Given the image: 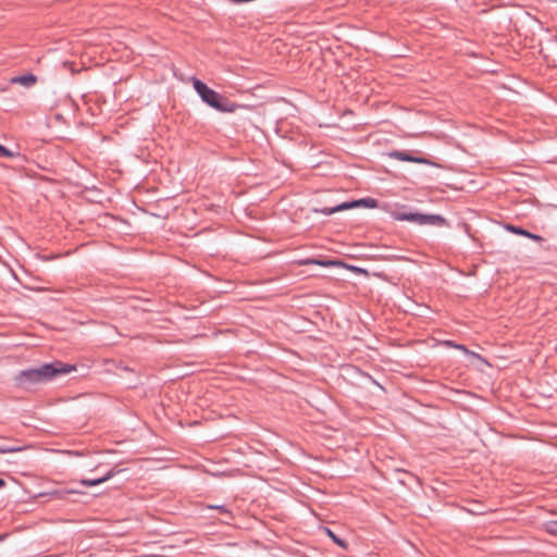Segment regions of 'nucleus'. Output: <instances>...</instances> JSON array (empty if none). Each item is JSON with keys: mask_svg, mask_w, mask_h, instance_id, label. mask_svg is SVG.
Listing matches in <instances>:
<instances>
[{"mask_svg": "<svg viewBox=\"0 0 557 557\" xmlns=\"http://www.w3.org/2000/svg\"><path fill=\"white\" fill-rule=\"evenodd\" d=\"M193 87L202 102L221 113H232L243 107L230 101L227 98L223 97L221 94L210 88L206 83L196 77H193Z\"/></svg>", "mask_w": 557, "mask_h": 557, "instance_id": "1", "label": "nucleus"}, {"mask_svg": "<svg viewBox=\"0 0 557 557\" xmlns=\"http://www.w3.org/2000/svg\"><path fill=\"white\" fill-rule=\"evenodd\" d=\"M41 385L50 383L61 375H65L76 370V366L64 363L60 360L42 363L34 367Z\"/></svg>", "mask_w": 557, "mask_h": 557, "instance_id": "2", "label": "nucleus"}, {"mask_svg": "<svg viewBox=\"0 0 557 557\" xmlns=\"http://www.w3.org/2000/svg\"><path fill=\"white\" fill-rule=\"evenodd\" d=\"M392 218L395 221H407V222L416 223L418 225L442 226V225L446 224L445 218L440 214L394 211V212H392Z\"/></svg>", "mask_w": 557, "mask_h": 557, "instance_id": "3", "label": "nucleus"}, {"mask_svg": "<svg viewBox=\"0 0 557 557\" xmlns=\"http://www.w3.org/2000/svg\"><path fill=\"white\" fill-rule=\"evenodd\" d=\"M13 382L15 387L24 391H33L41 385L34 368H27L18 371L14 375Z\"/></svg>", "mask_w": 557, "mask_h": 557, "instance_id": "4", "label": "nucleus"}, {"mask_svg": "<svg viewBox=\"0 0 557 557\" xmlns=\"http://www.w3.org/2000/svg\"><path fill=\"white\" fill-rule=\"evenodd\" d=\"M523 230L524 228L521 226L503 224L490 218V236H492L490 245L494 246L495 242L499 240L505 233H511L521 236Z\"/></svg>", "mask_w": 557, "mask_h": 557, "instance_id": "5", "label": "nucleus"}, {"mask_svg": "<svg viewBox=\"0 0 557 557\" xmlns=\"http://www.w3.org/2000/svg\"><path fill=\"white\" fill-rule=\"evenodd\" d=\"M300 264H315L323 268H339V265H345V262L338 259L308 258L306 260H302Z\"/></svg>", "mask_w": 557, "mask_h": 557, "instance_id": "6", "label": "nucleus"}, {"mask_svg": "<svg viewBox=\"0 0 557 557\" xmlns=\"http://www.w3.org/2000/svg\"><path fill=\"white\" fill-rule=\"evenodd\" d=\"M122 470L121 469H111L109 471H107L100 478H96V479H82L81 480V484L84 485V486H88V487H91V486H97L101 483H104L107 481H109L111 478H113L116 473H120Z\"/></svg>", "mask_w": 557, "mask_h": 557, "instance_id": "7", "label": "nucleus"}, {"mask_svg": "<svg viewBox=\"0 0 557 557\" xmlns=\"http://www.w3.org/2000/svg\"><path fill=\"white\" fill-rule=\"evenodd\" d=\"M36 82H37V77L32 73L15 76V77L11 78L12 84H20L25 87H32L33 85H35Z\"/></svg>", "mask_w": 557, "mask_h": 557, "instance_id": "8", "label": "nucleus"}, {"mask_svg": "<svg viewBox=\"0 0 557 557\" xmlns=\"http://www.w3.org/2000/svg\"><path fill=\"white\" fill-rule=\"evenodd\" d=\"M76 493H79V492L76 490L61 488V490H52L50 492L41 493L39 496H49V497L55 498V499H66L67 495L76 494Z\"/></svg>", "mask_w": 557, "mask_h": 557, "instance_id": "9", "label": "nucleus"}, {"mask_svg": "<svg viewBox=\"0 0 557 557\" xmlns=\"http://www.w3.org/2000/svg\"><path fill=\"white\" fill-rule=\"evenodd\" d=\"M486 505L480 500H471L468 503V506L466 507V510L474 516L479 515H485L486 512Z\"/></svg>", "mask_w": 557, "mask_h": 557, "instance_id": "10", "label": "nucleus"}, {"mask_svg": "<svg viewBox=\"0 0 557 557\" xmlns=\"http://www.w3.org/2000/svg\"><path fill=\"white\" fill-rule=\"evenodd\" d=\"M388 157L398 161L413 162L414 154L406 150H393L388 153Z\"/></svg>", "mask_w": 557, "mask_h": 557, "instance_id": "11", "label": "nucleus"}, {"mask_svg": "<svg viewBox=\"0 0 557 557\" xmlns=\"http://www.w3.org/2000/svg\"><path fill=\"white\" fill-rule=\"evenodd\" d=\"M352 203L355 205V208L363 207V208L373 209L379 206V201L371 197L352 200Z\"/></svg>", "mask_w": 557, "mask_h": 557, "instance_id": "12", "label": "nucleus"}, {"mask_svg": "<svg viewBox=\"0 0 557 557\" xmlns=\"http://www.w3.org/2000/svg\"><path fill=\"white\" fill-rule=\"evenodd\" d=\"M325 533L339 547L347 548V542L345 540L341 539L338 535H336L331 529L325 528Z\"/></svg>", "mask_w": 557, "mask_h": 557, "instance_id": "13", "label": "nucleus"}, {"mask_svg": "<svg viewBox=\"0 0 557 557\" xmlns=\"http://www.w3.org/2000/svg\"><path fill=\"white\" fill-rule=\"evenodd\" d=\"M25 449L23 446L0 445V454L17 453Z\"/></svg>", "mask_w": 557, "mask_h": 557, "instance_id": "14", "label": "nucleus"}, {"mask_svg": "<svg viewBox=\"0 0 557 557\" xmlns=\"http://www.w3.org/2000/svg\"><path fill=\"white\" fill-rule=\"evenodd\" d=\"M208 508L219 510L221 513L225 515L230 519L233 518L231 510L224 505H208Z\"/></svg>", "mask_w": 557, "mask_h": 557, "instance_id": "15", "label": "nucleus"}, {"mask_svg": "<svg viewBox=\"0 0 557 557\" xmlns=\"http://www.w3.org/2000/svg\"><path fill=\"white\" fill-rule=\"evenodd\" d=\"M351 208H355V205L352 203V200L351 201H344V202H341L334 207H332V210L336 212H339V211H343V210H347V209H351Z\"/></svg>", "mask_w": 557, "mask_h": 557, "instance_id": "16", "label": "nucleus"}, {"mask_svg": "<svg viewBox=\"0 0 557 557\" xmlns=\"http://www.w3.org/2000/svg\"><path fill=\"white\" fill-rule=\"evenodd\" d=\"M545 530L547 533L557 536V521H548L545 524Z\"/></svg>", "mask_w": 557, "mask_h": 557, "instance_id": "17", "label": "nucleus"}, {"mask_svg": "<svg viewBox=\"0 0 557 557\" xmlns=\"http://www.w3.org/2000/svg\"><path fill=\"white\" fill-rule=\"evenodd\" d=\"M339 268L348 269V270H350L354 273H362V274L367 273L366 269L357 267V265H352V264L345 263V265H339Z\"/></svg>", "mask_w": 557, "mask_h": 557, "instance_id": "18", "label": "nucleus"}, {"mask_svg": "<svg viewBox=\"0 0 557 557\" xmlns=\"http://www.w3.org/2000/svg\"><path fill=\"white\" fill-rule=\"evenodd\" d=\"M413 163H420V164H428V165H435L434 162H432L431 160L424 158V157H420V156H414L413 157Z\"/></svg>", "mask_w": 557, "mask_h": 557, "instance_id": "19", "label": "nucleus"}, {"mask_svg": "<svg viewBox=\"0 0 557 557\" xmlns=\"http://www.w3.org/2000/svg\"><path fill=\"white\" fill-rule=\"evenodd\" d=\"M0 156L12 158L14 153L11 150H9L5 146L0 144Z\"/></svg>", "mask_w": 557, "mask_h": 557, "instance_id": "20", "label": "nucleus"}, {"mask_svg": "<svg viewBox=\"0 0 557 557\" xmlns=\"http://www.w3.org/2000/svg\"><path fill=\"white\" fill-rule=\"evenodd\" d=\"M525 237L530 238V239H532L533 242H536V243H542L544 240L542 236H540L537 234H534V233H531L529 231L527 232Z\"/></svg>", "mask_w": 557, "mask_h": 557, "instance_id": "21", "label": "nucleus"}, {"mask_svg": "<svg viewBox=\"0 0 557 557\" xmlns=\"http://www.w3.org/2000/svg\"><path fill=\"white\" fill-rule=\"evenodd\" d=\"M525 237L530 238V239H532L533 242H536V243H542L544 240L542 236H540L537 234H534V233H531L529 231L527 232Z\"/></svg>", "mask_w": 557, "mask_h": 557, "instance_id": "22", "label": "nucleus"}, {"mask_svg": "<svg viewBox=\"0 0 557 557\" xmlns=\"http://www.w3.org/2000/svg\"><path fill=\"white\" fill-rule=\"evenodd\" d=\"M314 212H318V213H321V214H324V215H331V214L335 213V211L332 210V207H325V208H322V209H314Z\"/></svg>", "mask_w": 557, "mask_h": 557, "instance_id": "23", "label": "nucleus"}, {"mask_svg": "<svg viewBox=\"0 0 557 557\" xmlns=\"http://www.w3.org/2000/svg\"><path fill=\"white\" fill-rule=\"evenodd\" d=\"M445 344H446V345H448V346H453V347H455V348L461 349V350H463L465 352H469V351H468V349H467L463 345H461V344H454V343H453V342H450V341L445 342Z\"/></svg>", "mask_w": 557, "mask_h": 557, "instance_id": "24", "label": "nucleus"}, {"mask_svg": "<svg viewBox=\"0 0 557 557\" xmlns=\"http://www.w3.org/2000/svg\"><path fill=\"white\" fill-rule=\"evenodd\" d=\"M117 368H119V369H121V370H123V371H127V372H132V371H133L129 367L124 366V364H122V363H120V364L117 366Z\"/></svg>", "mask_w": 557, "mask_h": 557, "instance_id": "25", "label": "nucleus"}, {"mask_svg": "<svg viewBox=\"0 0 557 557\" xmlns=\"http://www.w3.org/2000/svg\"><path fill=\"white\" fill-rule=\"evenodd\" d=\"M5 486V481L3 479L0 478V488L4 487Z\"/></svg>", "mask_w": 557, "mask_h": 557, "instance_id": "26", "label": "nucleus"}, {"mask_svg": "<svg viewBox=\"0 0 557 557\" xmlns=\"http://www.w3.org/2000/svg\"><path fill=\"white\" fill-rule=\"evenodd\" d=\"M497 72V69H491L488 70V73H496Z\"/></svg>", "mask_w": 557, "mask_h": 557, "instance_id": "27", "label": "nucleus"}, {"mask_svg": "<svg viewBox=\"0 0 557 557\" xmlns=\"http://www.w3.org/2000/svg\"><path fill=\"white\" fill-rule=\"evenodd\" d=\"M527 232H528V230H525V228H524V230H523V232H522V234H521V236H524V237H525Z\"/></svg>", "mask_w": 557, "mask_h": 557, "instance_id": "28", "label": "nucleus"}]
</instances>
